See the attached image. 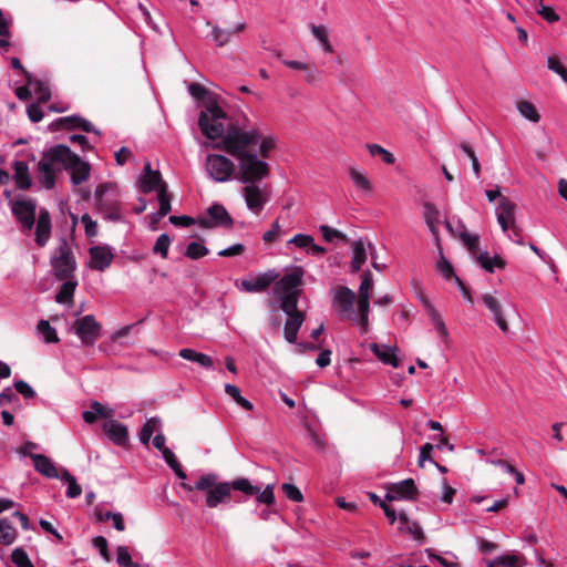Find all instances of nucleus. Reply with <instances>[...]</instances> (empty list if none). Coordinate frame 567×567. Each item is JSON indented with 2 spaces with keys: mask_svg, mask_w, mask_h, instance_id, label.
<instances>
[{
  "mask_svg": "<svg viewBox=\"0 0 567 567\" xmlns=\"http://www.w3.org/2000/svg\"><path fill=\"white\" fill-rule=\"evenodd\" d=\"M56 164L65 171H70L71 181L74 185H80L90 177V164L82 161L69 146L59 144L44 153L38 164V168L43 176L42 184L47 189H51L55 185L56 169L54 165Z\"/></svg>",
  "mask_w": 567,
  "mask_h": 567,
  "instance_id": "nucleus-1",
  "label": "nucleus"
},
{
  "mask_svg": "<svg viewBox=\"0 0 567 567\" xmlns=\"http://www.w3.org/2000/svg\"><path fill=\"white\" fill-rule=\"evenodd\" d=\"M216 474L208 473L199 477L194 486L182 483V487L187 492H205V503L207 507L215 508L219 504H225L231 499V488L229 482H218Z\"/></svg>",
  "mask_w": 567,
  "mask_h": 567,
  "instance_id": "nucleus-2",
  "label": "nucleus"
},
{
  "mask_svg": "<svg viewBox=\"0 0 567 567\" xmlns=\"http://www.w3.org/2000/svg\"><path fill=\"white\" fill-rule=\"evenodd\" d=\"M260 138L261 132L258 128L244 131L235 125H229L226 135L221 140V148L238 158L243 154H250L248 147L256 145Z\"/></svg>",
  "mask_w": 567,
  "mask_h": 567,
  "instance_id": "nucleus-3",
  "label": "nucleus"
},
{
  "mask_svg": "<svg viewBox=\"0 0 567 567\" xmlns=\"http://www.w3.org/2000/svg\"><path fill=\"white\" fill-rule=\"evenodd\" d=\"M227 115L216 101H209L205 104L198 117V126L204 136L209 140L224 138L226 135L225 121Z\"/></svg>",
  "mask_w": 567,
  "mask_h": 567,
  "instance_id": "nucleus-4",
  "label": "nucleus"
},
{
  "mask_svg": "<svg viewBox=\"0 0 567 567\" xmlns=\"http://www.w3.org/2000/svg\"><path fill=\"white\" fill-rule=\"evenodd\" d=\"M235 178L243 184H258L270 175V166L254 153L238 157Z\"/></svg>",
  "mask_w": 567,
  "mask_h": 567,
  "instance_id": "nucleus-5",
  "label": "nucleus"
},
{
  "mask_svg": "<svg viewBox=\"0 0 567 567\" xmlns=\"http://www.w3.org/2000/svg\"><path fill=\"white\" fill-rule=\"evenodd\" d=\"M274 284V292L278 296L280 303L289 297H295L296 305H298L301 295L300 287L303 284V270L296 267L293 271L286 274Z\"/></svg>",
  "mask_w": 567,
  "mask_h": 567,
  "instance_id": "nucleus-6",
  "label": "nucleus"
},
{
  "mask_svg": "<svg viewBox=\"0 0 567 567\" xmlns=\"http://www.w3.org/2000/svg\"><path fill=\"white\" fill-rule=\"evenodd\" d=\"M280 309L288 316L284 328L285 339L289 343H296L298 331L306 320V313L298 309L295 297H289L281 302Z\"/></svg>",
  "mask_w": 567,
  "mask_h": 567,
  "instance_id": "nucleus-7",
  "label": "nucleus"
},
{
  "mask_svg": "<svg viewBox=\"0 0 567 567\" xmlns=\"http://www.w3.org/2000/svg\"><path fill=\"white\" fill-rule=\"evenodd\" d=\"M51 264L56 279H73L76 262L66 239L61 240L58 248V256H54L52 258Z\"/></svg>",
  "mask_w": 567,
  "mask_h": 567,
  "instance_id": "nucleus-8",
  "label": "nucleus"
},
{
  "mask_svg": "<svg viewBox=\"0 0 567 567\" xmlns=\"http://www.w3.org/2000/svg\"><path fill=\"white\" fill-rule=\"evenodd\" d=\"M231 491L241 492L247 497H256L260 504L271 506L275 504L274 485H267L262 491L259 486L252 485L246 477H238L229 482Z\"/></svg>",
  "mask_w": 567,
  "mask_h": 567,
  "instance_id": "nucleus-9",
  "label": "nucleus"
},
{
  "mask_svg": "<svg viewBox=\"0 0 567 567\" xmlns=\"http://www.w3.org/2000/svg\"><path fill=\"white\" fill-rule=\"evenodd\" d=\"M205 166L208 175L217 183H225L236 175L235 164L224 155H207Z\"/></svg>",
  "mask_w": 567,
  "mask_h": 567,
  "instance_id": "nucleus-10",
  "label": "nucleus"
},
{
  "mask_svg": "<svg viewBox=\"0 0 567 567\" xmlns=\"http://www.w3.org/2000/svg\"><path fill=\"white\" fill-rule=\"evenodd\" d=\"M110 183L100 184L95 189V209L103 214L111 221H118L122 218L120 204L115 198L106 196V192L112 189Z\"/></svg>",
  "mask_w": 567,
  "mask_h": 567,
  "instance_id": "nucleus-11",
  "label": "nucleus"
},
{
  "mask_svg": "<svg viewBox=\"0 0 567 567\" xmlns=\"http://www.w3.org/2000/svg\"><path fill=\"white\" fill-rule=\"evenodd\" d=\"M355 293L346 286H338L333 290L332 307L341 319L354 320L357 316L353 311Z\"/></svg>",
  "mask_w": 567,
  "mask_h": 567,
  "instance_id": "nucleus-12",
  "label": "nucleus"
},
{
  "mask_svg": "<svg viewBox=\"0 0 567 567\" xmlns=\"http://www.w3.org/2000/svg\"><path fill=\"white\" fill-rule=\"evenodd\" d=\"M72 329L82 343L90 347L100 338L102 326L95 320L93 315H86L75 320Z\"/></svg>",
  "mask_w": 567,
  "mask_h": 567,
  "instance_id": "nucleus-13",
  "label": "nucleus"
},
{
  "mask_svg": "<svg viewBox=\"0 0 567 567\" xmlns=\"http://www.w3.org/2000/svg\"><path fill=\"white\" fill-rule=\"evenodd\" d=\"M207 215L198 218V225L205 229L217 227L231 228L234 219L227 209L218 203L213 204L206 210Z\"/></svg>",
  "mask_w": 567,
  "mask_h": 567,
  "instance_id": "nucleus-14",
  "label": "nucleus"
},
{
  "mask_svg": "<svg viewBox=\"0 0 567 567\" xmlns=\"http://www.w3.org/2000/svg\"><path fill=\"white\" fill-rule=\"evenodd\" d=\"M206 25L212 28V40L217 48L228 45L236 35L243 33L247 29V23L243 19L237 21L233 28H223L217 23H212L210 21H206Z\"/></svg>",
  "mask_w": 567,
  "mask_h": 567,
  "instance_id": "nucleus-15",
  "label": "nucleus"
},
{
  "mask_svg": "<svg viewBox=\"0 0 567 567\" xmlns=\"http://www.w3.org/2000/svg\"><path fill=\"white\" fill-rule=\"evenodd\" d=\"M279 277L275 270H268L258 275L255 279L236 280L235 286L241 291L258 293L266 291Z\"/></svg>",
  "mask_w": 567,
  "mask_h": 567,
  "instance_id": "nucleus-16",
  "label": "nucleus"
},
{
  "mask_svg": "<svg viewBox=\"0 0 567 567\" xmlns=\"http://www.w3.org/2000/svg\"><path fill=\"white\" fill-rule=\"evenodd\" d=\"M419 489L412 478L391 484L385 495V501L393 502L398 499L416 501Z\"/></svg>",
  "mask_w": 567,
  "mask_h": 567,
  "instance_id": "nucleus-17",
  "label": "nucleus"
},
{
  "mask_svg": "<svg viewBox=\"0 0 567 567\" xmlns=\"http://www.w3.org/2000/svg\"><path fill=\"white\" fill-rule=\"evenodd\" d=\"M246 205L254 214H259L269 200V195L258 184H246L243 188Z\"/></svg>",
  "mask_w": 567,
  "mask_h": 567,
  "instance_id": "nucleus-18",
  "label": "nucleus"
},
{
  "mask_svg": "<svg viewBox=\"0 0 567 567\" xmlns=\"http://www.w3.org/2000/svg\"><path fill=\"white\" fill-rule=\"evenodd\" d=\"M12 213L25 229H32L35 221V204L32 200H17Z\"/></svg>",
  "mask_w": 567,
  "mask_h": 567,
  "instance_id": "nucleus-19",
  "label": "nucleus"
},
{
  "mask_svg": "<svg viewBox=\"0 0 567 567\" xmlns=\"http://www.w3.org/2000/svg\"><path fill=\"white\" fill-rule=\"evenodd\" d=\"M90 268L104 271L113 261L114 255L109 246H93L89 249Z\"/></svg>",
  "mask_w": 567,
  "mask_h": 567,
  "instance_id": "nucleus-20",
  "label": "nucleus"
},
{
  "mask_svg": "<svg viewBox=\"0 0 567 567\" xmlns=\"http://www.w3.org/2000/svg\"><path fill=\"white\" fill-rule=\"evenodd\" d=\"M162 186H167L166 182L163 181L162 174L159 171H153L151 167V163L147 162L144 165V174L141 178L140 189L143 194H148L153 190H157L162 188Z\"/></svg>",
  "mask_w": 567,
  "mask_h": 567,
  "instance_id": "nucleus-21",
  "label": "nucleus"
},
{
  "mask_svg": "<svg viewBox=\"0 0 567 567\" xmlns=\"http://www.w3.org/2000/svg\"><path fill=\"white\" fill-rule=\"evenodd\" d=\"M516 204L507 197H502L497 207V221L504 231L515 225Z\"/></svg>",
  "mask_w": 567,
  "mask_h": 567,
  "instance_id": "nucleus-22",
  "label": "nucleus"
},
{
  "mask_svg": "<svg viewBox=\"0 0 567 567\" xmlns=\"http://www.w3.org/2000/svg\"><path fill=\"white\" fill-rule=\"evenodd\" d=\"M482 301L492 312L494 320L497 327L501 329V331L507 333L509 331V326L504 317L503 308L499 300L496 297L492 296L491 293H484L482 296Z\"/></svg>",
  "mask_w": 567,
  "mask_h": 567,
  "instance_id": "nucleus-23",
  "label": "nucleus"
},
{
  "mask_svg": "<svg viewBox=\"0 0 567 567\" xmlns=\"http://www.w3.org/2000/svg\"><path fill=\"white\" fill-rule=\"evenodd\" d=\"M103 431L107 437L118 446H125L128 442V431L122 423L111 420L103 424Z\"/></svg>",
  "mask_w": 567,
  "mask_h": 567,
  "instance_id": "nucleus-24",
  "label": "nucleus"
},
{
  "mask_svg": "<svg viewBox=\"0 0 567 567\" xmlns=\"http://www.w3.org/2000/svg\"><path fill=\"white\" fill-rule=\"evenodd\" d=\"M51 235V217L47 209L41 208L35 228V243L43 247L48 243Z\"/></svg>",
  "mask_w": 567,
  "mask_h": 567,
  "instance_id": "nucleus-25",
  "label": "nucleus"
},
{
  "mask_svg": "<svg viewBox=\"0 0 567 567\" xmlns=\"http://www.w3.org/2000/svg\"><path fill=\"white\" fill-rule=\"evenodd\" d=\"M37 472L48 478H58L59 472L53 462L44 454L31 455Z\"/></svg>",
  "mask_w": 567,
  "mask_h": 567,
  "instance_id": "nucleus-26",
  "label": "nucleus"
},
{
  "mask_svg": "<svg viewBox=\"0 0 567 567\" xmlns=\"http://www.w3.org/2000/svg\"><path fill=\"white\" fill-rule=\"evenodd\" d=\"M370 349L384 364H389L394 368H398L400 365V360L398 359V357L394 353V350L391 347L371 343Z\"/></svg>",
  "mask_w": 567,
  "mask_h": 567,
  "instance_id": "nucleus-27",
  "label": "nucleus"
},
{
  "mask_svg": "<svg viewBox=\"0 0 567 567\" xmlns=\"http://www.w3.org/2000/svg\"><path fill=\"white\" fill-rule=\"evenodd\" d=\"M14 181L18 188L27 190L31 187V177L28 164L23 161H17L13 164Z\"/></svg>",
  "mask_w": 567,
  "mask_h": 567,
  "instance_id": "nucleus-28",
  "label": "nucleus"
},
{
  "mask_svg": "<svg viewBox=\"0 0 567 567\" xmlns=\"http://www.w3.org/2000/svg\"><path fill=\"white\" fill-rule=\"evenodd\" d=\"M178 355L185 360L198 363L199 365H202L205 369H210L214 364L212 357H209L205 353H202V352H197L189 348L182 349L179 351Z\"/></svg>",
  "mask_w": 567,
  "mask_h": 567,
  "instance_id": "nucleus-29",
  "label": "nucleus"
},
{
  "mask_svg": "<svg viewBox=\"0 0 567 567\" xmlns=\"http://www.w3.org/2000/svg\"><path fill=\"white\" fill-rule=\"evenodd\" d=\"M353 258L351 262V271L357 272L362 265L367 261L365 246L362 239L355 240L352 244Z\"/></svg>",
  "mask_w": 567,
  "mask_h": 567,
  "instance_id": "nucleus-30",
  "label": "nucleus"
},
{
  "mask_svg": "<svg viewBox=\"0 0 567 567\" xmlns=\"http://www.w3.org/2000/svg\"><path fill=\"white\" fill-rule=\"evenodd\" d=\"M524 557L517 555H503L487 563V567H522Z\"/></svg>",
  "mask_w": 567,
  "mask_h": 567,
  "instance_id": "nucleus-31",
  "label": "nucleus"
},
{
  "mask_svg": "<svg viewBox=\"0 0 567 567\" xmlns=\"http://www.w3.org/2000/svg\"><path fill=\"white\" fill-rule=\"evenodd\" d=\"M18 532L7 518L0 519V544L9 546L17 539Z\"/></svg>",
  "mask_w": 567,
  "mask_h": 567,
  "instance_id": "nucleus-32",
  "label": "nucleus"
},
{
  "mask_svg": "<svg viewBox=\"0 0 567 567\" xmlns=\"http://www.w3.org/2000/svg\"><path fill=\"white\" fill-rule=\"evenodd\" d=\"M65 282L61 286L58 293L55 295V301L59 303H68L73 300L74 291L78 282L73 279L64 280Z\"/></svg>",
  "mask_w": 567,
  "mask_h": 567,
  "instance_id": "nucleus-33",
  "label": "nucleus"
},
{
  "mask_svg": "<svg viewBox=\"0 0 567 567\" xmlns=\"http://www.w3.org/2000/svg\"><path fill=\"white\" fill-rule=\"evenodd\" d=\"M517 110L528 121L537 123L540 120V115L537 112L535 105L528 101L522 100L517 102Z\"/></svg>",
  "mask_w": 567,
  "mask_h": 567,
  "instance_id": "nucleus-34",
  "label": "nucleus"
},
{
  "mask_svg": "<svg viewBox=\"0 0 567 567\" xmlns=\"http://www.w3.org/2000/svg\"><path fill=\"white\" fill-rule=\"evenodd\" d=\"M157 199L159 203L158 216L165 217L172 210V196L168 193V186H162V188L158 189Z\"/></svg>",
  "mask_w": 567,
  "mask_h": 567,
  "instance_id": "nucleus-35",
  "label": "nucleus"
},
{
  "mask_svg": "<svg viewBox=\"0 0 567 567\" xmlns=\"http://www.w3.org/2000/svg\"><path fill=\"white\" fill-rule=\"evenodd\" d=\"M161 420L158 417L148 419L143 425L140 433V441L147 445L154 432L159 427Z\"/></svg>",
  "mask_w": 567,
  "mask_h": 567,
  "instance_id": "nucleus-36",
  "label": "nucleus"
},
{
  "mask_svg": "<svg viewBox=\"0 0 567 567\" xmlns=\"http://www.w3.org/2000/svg\"><path fill=\"white\" fill-rule=\"evenodd\" d=\"M225 392L238 404L240 405L243 409L247 410V411H250L252 410V403L249 402L247 399H245L244 396H241L240 394V390L238 386L234 385V384H229L227 383L225 385Z\"/></svg>",
  "mask_w": 567,
  "mask_h": 567,
  "instance_id": "nucleus-37",
  "label": "nucleus"
},
{
  "mask_svg": "<svg viewBox=\"0 0 567 567\" xmlns=\"http://www.w3.org/2000/svg\"><path fill=\"white\" fill-rule=\"evenodd\" d=\"M311 32L315 35V38L321 43L326 52H333V47L329 41L328 31L324 25H312Z\"/></svg>",
  "mask_w": 567,
  "mask_h": 567,
  "instance_id": "nucleus-38",
  "label": "nucleus"
},
{
  "mask_svg": "<svg viewBox=\"0 0 567 567\" xmlns=\"http://www.w3.org/2000/svg\"><path fill=\"white\" fill-rule=\"evenodd\" d=\"M38 330L42 334V337L47 343L59 342V337H58L56 330L53 327H51L49 321L40 320L38 323Z\"/></svg>",
  "mask_w": 567,
  "mask_h": 567,
  "instance_id": "nucleus-39",
  "label": "nucleus"
},
{
  "mask_svg": "<svg viewBox=\"0 0 567 567\" xmlns=\"http://www.w3.org/2000/svg\"><path fill=\"white\" fill-rule=\"evenodd\" d=\"M349 175H350L352 182L354 183V185L359 189H361L365 193H370L372 190V185H371L370 181L362 173H360L355 168L351 167L349 169Z\"/></svg>",
  "mask_w": 567,
  "mask_h": 567,
  "instance_id": "nucleus-40",
  "label": "nucleus"
},
{
  "mask_svg": "<svg viewBox=\"0 0 567 567\" xmlns=\"http://www.w3.org/2000/svg\"><path fill=\"white\" fill-rule=\"evenodd\" d=\"M367 147L372 156H380L385 164H394L395 157L393 154L383 148L381 145L368 144Z\"/></svg>",
  "mask_w": 567,
  "mask_h": 567,
  "instance_id": "nucleus-41",
  "label": "nucleus"
},
{
  "mask_svg": "<svg viewBox=\"0 0 567 567\" xmlns=\"http://www.w3.org/2000/svg\"><path fill=\"white\" fill-rule=\"evenodd\" d=\"M440 260L437 261L436 264V268L437 270L442 274V276L446 279V280H451L453 279L455 281V277H457L455 274H454V269H453V266L450 264V261L443 256L442 254V248H440Z\"/></svg>",
  "mask_w": 567,
  "mask_h": 567,
  "instance_id": "nucleus-42",
  "label": "nucleus"
},
{
  "mask_svg": "<svg viewBox=\"0 0 567 567\" xmlns=\"http://www.w3.org/2000/svg\"><path fill=\"white\" fill-rule=\"evenodd\" d=\"M460 148L468 156L470 162L472 163L473 172H474L475 176L478 178L481 175V164L475 154V151L467 142H462L460 144Z\"/></svg>",
  "mask_w": 567,
  "mask_h": 567,
  "instance_id": "nucleus-43",
  "label": "nucleus"
},
{
  "mask_svg": "<svg viewBox=\"0 0 567 567\" xmlns=\"http://www.w3.org/2000/svg\"><path fill=\"white\" fill-rule=\"evenodd\" d=\"M208 254V248L200 243H190L185 251V256L189 259L196 260L205 257Z\"/></svg>",
  "mask_w": 567,
  "mask_h": 567,
  "instance_id": "nucleus-44",
  "label": "nucleus"
},
{
  "mask_svg": "<svg viewBox=\"0 0 567 567\" xmlns=\"http://www.w3.org/2000/svg\"><path fill=\"white\" fill-rule=\"evenodd\" d=\"M171 245V238L167 234H162L156 239V243L153 247V252L155 255H161L163 258L167 257L168 248Z\"/></svg>",
  "mask_w": 567,
  "mask_h": 567,
  "instance_id": "nucleus-45",
  "label": "nucleus"
},
{
  "mask_svg": "<svg viewBox=\"0 0 567 567\" xmlns=\"http://www.w3.org/2000/svg\"><path fill=\"white\" fill-rule=\"evenodd\" d=\"M11 560L17 567H33L28 554L23 548H16L11 554Z\"/></svg>",
  "mask_w": 567,
  "mask_h": 567,
  "instance_id": "nucleus-46",
  "label": "nucleus"
},
{
  "mask_svg": "<svg viewBox=\"0 0 567 567\" xmlns=\"http://www.w3.org/2000/svg\"><path fill=\"white\" fill-rule=\"evenodd\" d=\"M320 231L323 236V238L328 241V243H331L333 241L334 239H340V240H343V241H348V237L346 234L341 233L340 230L338 229H334V228H331L330 226L328 225H321L320 226Z\"/></svg>",
  "mask_w": 567,
  "mask_h": 567,
  "instance_id": "nucleus-47",
  "label": "nucleus"
},
{
  "mask_svg": "<svg viewBox=\"0 0 567 567\" xmlns=\"http://www.w3.org/2000/svg\"><path fill=\"white\" fill-rule=\"evenodd\" d=\"M373 288V279L372 274L369 270L363 271L362 274V280L359 287V296L358 297H364L370 298V292Z\"/></svg>",
  "mask_w": 567,
  "mask_h": 567,
  "instance_id": "nucleus-48",
  "label": "nucleus"
},
{
  "mask_svg": "<svg viewBox=\"0 0 567 567\" xmlns=\"http://www.w3.org/2000/svg\"><path fill=\"white\" fill-rule=\"evenodd\" d=\"M547 68L557 73L564 82L567 83V70L566 68L560 63L559 59L557 56H548L547 59Z\"/></svg>",
  "mask_w": 567,
  "mask_h": 567,
  "instance_id": "nucleus-49",
  "label": "nucleus"
},
{
  "mask_svg": "<svg viewBox=\"0 0 567 567\" xmlns=\"http://www.w3.org/2000/svg\"><path fill=\"white\" fill-rule=\"evenodd\" d=\"M460 237L463 244L467 247L468 251L472 255H476L478 250L480 237L477 235H471L467 231H463Z\"/></svg>",
  "mask_w": 567,
  "mask_h": 567,
  "instance_id": "nucleus-50",
  "label": "nucleus"
},
{
  "mask_svg": "<svg viewBox=\"0 0 567 567\" xmlns=\"http://www.w3.org/2000/svg\"><path fill=\"white\" fill-rule=\"evenodd\" d=\"M259 153L262 158H268L270 156L271 151L276 146V141L272 136H264L261 134V138L259 140Z\"/></svg>",
  "mask_w": 567,
  "mask_h": 567,
  "instance_id": "nucleus-51",
  "label": "nucleus"
},
{
  "mask_svg": "<svg viewBox=\"0 0 567 567\" xmlns=\"http://www.w3.org/2000/svg\"><path fill=\"white\" fill-rule=\"evenodd\" d=\"M281 489H282L284 494L286 495V497L289 498L290 501L296 502V503L302 502V499H303L302 493L296 485L285 483L281 485Z\"/></svg>",
  "mask_w": 567,
  "mask_h": 567,
  "instance_id": "nucleus-52",
  "label": "nucleus"
},
{
  "mask_svg": "<svg viewBox=\"0 0 567 567\" xmlns=\"http://www.w3.org/2000/svg\"><path fill=\"white\" fill-rule=\"evenodd\" d=\"M423 215H424L425 224H437L439 223L440 212L434 204L429 203V202L425 203Z\"/></svg>",
  "mask_w": 567,
  "mask_h": 567,
  "instance_id": "nucleus-53",
  "label": "nucleus"
},
{
  "mask_svg": "<svg viewBox=\"0 0 567 567\" xmlns=\"http://www.w3.org/2000/svg\"><path fill=\"white\" fill-rule=\"evenodd\" d=\"M93 546L99 549L101 556L106 560L110 561L111 556L109 553V544L105 537L103 536H96L92 539Z\"/></svg>",
  "mask_w": 567,
  "mask_h": 567,
  "instance_id": "nucleus-54",
  "label": "nucleus"
},
{
  "mask_svg": "<svg viewBox=\"0 0 567 567\" xmlns=\"http://www.w3.org/2000/svg\"><path fill=\"white\" fill-rule=\"evenodd\" d=\"M34 91L38 94L39 103H47L51 99L49 86L41 81H34Z\"/></svg>",
  "mask_w": 567,
  "mask_h": 567,
  "instance_id": "nucleus-55",
  "label": "nucleus"
},
{
  "mask_svg": "<svg viewBox=\"0 0 567 567\" xmlns=\"http://www.w3.org/2000/svg\"><path fill=\"white\" fill-rule=\"evenodd\" d=\"M117 563L125 567H137V565L132 560V557L124 546L117 547Z\"/></svg>",
  "mask_w": 567,
  "mask_h": 567,
  "instance_id": "nucleus-56",
  "label": "nucleus"
},
{
  "mask_svg": "<svg viewBox=\"0 0 567 567\" xmlns=\"http://www.w3.org/2000/svg\"><path fill=\"white\" fill-rule=\"evenodd\" d=\"M536 11L544 20L549 23H554L559 20V16L554 11L551 7L542 4L539 8H537Z\"/></svg>",
  "mask_w": 567,
  "mask_h": 567,
  "instance_id": "nucleus-57",
  "label": "nucleus"
},
{
  "mask_svg": "<svg viewBox=\"0 0 567 567\" xmlns=\"http://www.w3.org/2000/svg\"><path fill=\"white\" fill-rule=\"evenodd\" d=\"M90 408L93 410V412L96 413L97 417L111 419L114 414L113 410L104 406L102 403L97 401H92Z\"/></svg>",
  "mask_w": 567,
  "mask_h": 567,
  "instance_id": "nucleus-58",
  "label": "nucleus"
},
{
  "mask_svg": "<svg viewBox=\"0 0 567 567\" xmlns=\"http://www.w3.org/2000/svg\"><path fill=\"white\" fill-rule=\"evenodd\" d=\"M70 118V116H65V117H60L58 120H55L52 124L53 128L54 130H62V128H65V130H75V128H80V122L78 123L76 121H70L68 120Z\"/></svg>",
  "mask_w": 567,
  "mask_h": 567,
  "instance_id": "nucleus-59",
  "label": "nucleus"
},
{
  "mask_svg": "<svg viewBox=\"0 0 567 567\" xmlns=\"http://www.w3.org/2000/svg\"><path fill=\"white\" fill-rule=\"evenodd\" d=\"M81 221L85 227V234L87 237H95L97 235V225L89 214L82 215Z\"/></svg>",
  "mask_w": 567,
  "mask_h": 567,
  "instance_id": "nucleus-60",
  "label": "nucleus"
},
{
  "mask_svg": "<svg viewBox=\"0 0 567 567\" xmlns=\"http://www.w3.org/2000/svg\"><path fill=\"white\" fill-rule=\"evenodd\" d=\"M14 389L24 399H32L35 395L34 390L23 380H19L17 382H14Z\"/></svg>",
  "mask_w": 567,
  "mask_h": 567,
  "instance_id": "nucleus-61",
  "label": "nucleus"
},
{
  "mask_svg": "<svg viewBox=\"0 0 567 567\" xmlns=\"http://www.w3.org/2000/svg\"><path fill=\"white\" fill-rule=\"evenodd\" d=\"M313 237L311 235L297 234L295 235L289 243L296 245L299 248H306L312 244Z\"/></svg>",
  "mask_w": 567,
  "mask_h": 567,
  "instance_id": "nucleus-62",
  "label": "nucleus"
},
{
  "mask_svg": "<svg viewBox=\"0 0 567 567\" xmlns=\"http://www.w3.org/2000/svg\"><path fill=\"white\" fill-rule=\"evenodd\" d=\"M403 532L411 534L417 542L422 543L425 540L424 533L417 522H412L410 525L405 527Z\"/></svg>",
  "mask_w": 567,
  "mask_h": 567,
  "instance_id": "nucleus-63",
  "label": "nucleus"
},
{
  "mask_svg": "<svg viewBox=\"0 0 567 567\" xmlns=\"http://www.w3.org/2000/svg\"><path fill=\"white\" fill-rule=\"evenodd\" d=\"M188 92L193 97L197 100H204L209 93L206 87L198 83H190L188 86Z\"/></svg>",
  "mask_w": 567,
  "mask_h": 567,
  "instance_id": "nucleus-64",
  "label": "nucleus"
}]
</instances>
